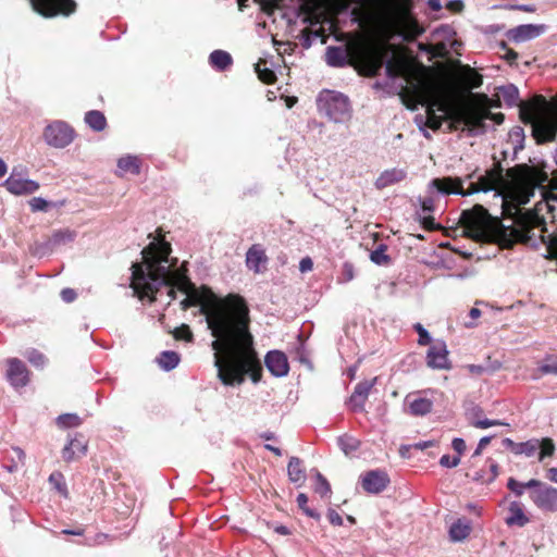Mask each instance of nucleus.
I'll use <instances>...</instances> for the list:
<instances>
[{
  "instance_id": "obj_1",
  "label": "nucleus",
  "mask_w": 557,
  "mask_h": 557,
  "mask_svg": "<svg viewBox=\"0 0 557 557\" xmlns=\"http://www.w3.org/2000/svg\"><path fill=\"white\" fill-rule=\"evenodd\" d=\"M171 247L168 243H150L141 250V261L132 265L131 286L139 299L154 300L161 287H168V296L175 299V288L185 295L181 308L200 307L208 329L215 338L214 366L224 385L235 386L249 375L253 383L261 379L262 367L250 333L249 309L245 299L230 295L222 304L209 308L190 280L172 270L169 263Z\"/></svg>"
},
{
  "instance_id": "obj_2",
  "label": "nucleus",
  "mask_w": 557,
  "mask_h": 557,
  "mask_svg": "<svg viewBox=\"0 0 557 557\" xmlns=\"http://www.w3.org/2000/svg\"><path fill=\"white\" fill-rule=\"evenodd\" d=\"M460 220L465 234L475 242L498 243L504 247H511L517 243L532 249L544 247V258L557 259V235H546L547 230L542 219L535 218L506 226L483 206L475 205L471 210L463 211Z\"/></svg>"
},
{
  "instance_id": "obj_3",
  "label": "nucleus",
  "mask_w": 557,
  "mask_h": 557,
  "mask_svg": "<svg viewBox=\"0 0 557 557\" xmlns=\"http://www.w3.org/2000/svg\"><path fill=\"white\" fill-rule=\"evenodd\" d=\"M498 173L494 170L487 171L484 175H479L476 182H471L468 189H463V181L460 177L434 178L430 183L431 188H435L442 195L469 196L476 193H487L496 189Z\"/></svg>"
},
{
  "instance_id": "obj_4",
  "label": "nucleus",
  "mask_w": 557,
  "mask_h": 557,
  "mask_svg": "<svg viewBox=\"0 0 557 557\" xmlns=\"http://www.w3.org/2000/svg\"><path fill=\"white\" fill-rule=\"evenodd\" d=\"M384 69L389 79L404 78L405 83L400 84L399 96L409 110L413 111L419 104H423L424 96L420 84L412 82L413 78L403 64L389 59L385 61Z\"/></svg>"
},
{
  "instance_id": "obj_5",
  "label": "nucleus",
  "mask_w": 557,
  "mask_h": 557,
  "mask_svg": "<svg viewBox=\"0 0 557 557\" xmlns=\"http://www.w3.org/2000/svg\"><path fill=\"white\" fill-rule=\"evenodd\" d=\"M318 108L334 123H345L351 117V107L347 96L325 90L318 97Z\"/></svg>"
},
{
  "instance_id": "obj_6",
  "label": "nucleus",
  "mask_w": 557,
  "mask_h": 557,
  "mask_svg": "<svg viewBox=\"0 0 557 557\" xmlns=\"http://www.w3.org/2000/svg\"><path fill=\"white\" fill-rule=\"evenodd\" d=\"M380 7L388 14L399 12V24L404 30V38L407 40L414 39L423 33V28L418 22L406 12L404 8L405 0H377Z\"/></svg>"
},
{
  "instance_id": "obj_7",
  "label": "nucleus",
  "mask_w": 557,
  "mask_h": 557,
  "mask_svg": "<svg viewBox=\"0 0 557 557\" xmlns=\"http://www.w3.org/2000/svg\"><path fill=\"white\" fill-rule=\"evenodd\" d=\"M527 485L531 490L530 498L539 509L557 511V488L536 479L529 480Z\"/></svg>"
},
{
  "instance_id": "obj_8",
  "label": "nucleus",
  "mask_w": 557,
  "mask_h": 557,
  "mask_svg": "<svg viewBox=\"0 0 557 557\" xmlns=\"http://www.w3.org/2000/svg\"><path fill=\"white\" fill-rule=\"evenodd\" d=\"M75 137L74 129L63 121H54L48 124L44 131L47 145L54 148H65Z\"/></svg>"
},
{
  "instance_id": "obj_9",
  "label": "nucleus",
  "mask_w": 557,
  "mask_h": 557,
  "mask_svg": "<svg viewBox=\"0 0 557 557\" xmlns=\"http://www.w3.org/2000/svg\"><path fill=\"white\" fill-rule=\"evenodd\" d=\"M29 2L33 10L45 17L70 15L76 9L74 0H29Z\"/></svg>"
},
{
  "instance_id": "obj_10",
  "label": "nucleus",
  "mask_w": 557,
  "mask_h": 557,
  "mask_svg": "<svg viewBox=\"0 0 557 557\" xmlns=\"http://www.w3.org/2000/svg\"><path fill=\"white\" fill-rule=\"evenodd\" d=\"M3 186L15 196L32 195L39 189V183L25 177L22 169L14 168Z\"/></svg>"
},
{
  "instance_id": "obj_11",
  "label": "nucleus",
  "mask_w": 557,
  "mask_h": 557,
  "mask_svg": "<svg viewBox=\"0 0 557 557\" xmlns=\"http://www.w3.org/2000/svg\"><path fill=\"white\" fill-rule=\"evenodd\" d=\"M539 453V460L543 461L546 457H550L555 453V444L548 438H531L525 442L519 443L518 450L516 455H523L525 457H532L535 453Z\"/></svg>"
},
{
  "instance_id": "obj_12",
  "label": "nucleus",
  "mask_w": 557,
  "mask_h": 557,
  "mask_svg": "<svg viewBox=\"0 0 557 557\" xmlns=\"http://www.w3.org/2000/svg\"><path fill=\"white\" fill-rule=\"evenodd\" d=\"M557 134V111L539 120L533 126V136L539 144L553 141Z\"/></svg>"
},
{
  "instance_id": "obj_13",
  "label": "nucleus",
  "mask_w": 557,
  "mask_h": 557,
  "mask_svg": "<svg viewBox=\"0 0 557 557\" xmlns=\"http://www.w3.org/2000/svg\"><path fill=\"white\" fill-rule=\"evenodd\" d=\"M7 366L5 376L14 388H21L28 384L29 371L22 360L10 358L7 360Z\"/></svg>"
},
{
  "instance_id": "obj_14",
  "label": "nucleus",
  "mask_w": 557,
  "mask_h": 557,
  "mask_svg": "<svg viewBox=\"0 0 557 557\" xmlns=\"http://www.w3.org/2000/svg\"><path fill=\"white\" fill-rule=\"evenodd\" d=\"M428 393H433V391L410 393L406 396L405 404L411 416L422 417L432 411L433 400L426 396Z\"/></svg>"
},
{
  "instance_id": "obj_15",
  "label": "nucleus",
  "mask_w": 557,
  "mask_h": 557,
  "mask_svg": "<svg viewBox=\"0 0 557 557\" xmlns=\"http://www.w3.org/2000/svg\"><path fill=\"white\" fill-rule=\"evenodd\" d=\"M361 486L369 494H379L389 484V476L384 470L375 469L366 472L360 478Z\"/></svg>"
},
{
  "instance_id": "obj_16",
  "label": "nucleus",
  "mask_w": 557,
  "mask_h": 557,
  "mask_svg": "<svg viewBox=\"0 0 557 557\" xmlns=\"http://www.w3.org/2000/svg\"><path fill=\"white\" fill-rule=\"evenodd\" d=\"M426 364L432 369H449L448 350L444 342L430 346L426 354Z\"/></svg>"
},
{
  "instance_id": "obj_17",
  "label": "nucleus",
  "mask_w": 557,
  "mask_h": 557,
  "mask_svg": "<svg viewBox=\"0 0 557 557\" xmlns=\"http://www.w3.org/2000/svg\"><path fill=\"white\" fill-rule=\"evenodd\" d=\"M376 381L377 379L373 377L371 380L361 381L355 386L354 393L349 398V405L354 411L361 412L364 410V404Z\"/></svg>"
},
{
  "instance_id": "obj_18",
  "label": "nucleus",
  "mask_w": 557,
  "mask_h": 557,
  "mask_svg": "<svg viewBox=\"0 0 557 557\" xmlns=\"http://www.w3.org/2000/svg\"><path fill=\"white\" fill-rule=\"evenodd\" d=\"M87 453V442L82 434L70 437L69 443L62 449V458L66 462L82 458Z\"/></svg>"
},
{
  "instance_id": "obj_19",
  "label": "nucleus",
  "mask_w": 557,
  "mask_h": 557,
  "mask_svg": "<svg viewBox=\"0 0 557 557\" xmlns=\"http://www.w3.org/2000/svg\"><path fill=\"white\" fill-rule=\"evenodd\" d=\"M264 363L268 370L276 377L287 375L289 366L287 357L278 350L269 351L265 356Z\"/></svg>"
},
{
  "instance_id": "obj_20",
  "label": "nucleus",
  "mask_w": 557,
  "mask_h": 557,
  "mask_svg": "<svg viewBox=\"0 0 557 557\" xmlns=\"http://www.w3.org/2000/svg\"><path fill=\"white\" fill-rule=\"evenodd\" d=\"M544 30V25L523 24L510 29L508 38L515 42H523L539 37Z\"/></svg>"
},
{
  "instance_id": "obj_21",
  "label": "nucleus",
  "mask_w": 557,
  "mask_h": 557,
  "mask_svg": "<svg viewBox=\"0 0 557 557\" xmlns=\"http://www.w3.org/2000/svg\"><path fill=\"white\" fill-rule=\"evenodd\" d=\"M268 257L261 245H252L246 252V265L255 273H262L267 269Z\"/></svg>"
},
{
  "instance_id": "obj_22",
  "label": "nucleus",
  "mask_w": 557,
  "mask_h": 557,
  "mask_svg": "<svg viewBox=\"0 0 557 557\" xmlns=\"http://www.w3.org/2000/svg\"><path fill=\"white\" fill-rule=\"evenodd\" d=\"M325 61L332 67H344L349 63L347 48L342 46H330L325 51Z\"/></svg>"
},
{
  "instance_id": "obj_23",
  "label": "nucleus",
  "mask_w": 557,
  "mask_h": 557,
  "mask_svg": "<svg viewBox=\"0 0 557 557\" xmlns=\"http://www.w3.org/2000/svg\"><path fill=\"white\" fill-rule=\"evenodd\" d=\"M497 96L508 107L520 106L521 107L520 112H521V115L523 116L524 104L521 106L522 103L519 99V89L515 85L509 84V85L498 87Z\"/></svg>"
},
{
  "instance_id": "obj_24",
  "label": "nucleus",
  "mask_w": 557,
  "mask_h": 557,
  "mask_svg": "<svg viewBox=\"0 0 557 557\" xmlns=\"http://www.w3.org/2000/svg\"><path fill=\"white\" fill-rule=\"evenodd\" d=\"M405 177L406 172L404 170L394 168L382 172L374 184L377 189H384L393 184L401 182Z\"/></svg>"
},
{
  "instance_id": "obj_25",
  "label": "nucleus",
  "mask_w": 557,
  "mask_h": 557,
  "mask_svg": "<svg viewBox=\"0 0 557 557\" xmlns=\"http://www.w3.org/2000/svg\"><path fill=\"white\" fill-rule=\"evenodd\" d=\"M385 64V54L382 52H373L363 60V69L368 76H376L380 74Z\"/></svg>"
},
{
  "instance_id": "obj_26",
  "label": "nucleus",
  "mask_w": 557,
  "mask_h": 557,
  "mask_svg": "<svg viewBox=\"0 0 557 557\" xmlns=\"http://www.w3.org/2000/svg\"><path fill=\"white\" fill-rule=\"evenodd\" d=\"M287 474L288 479L297 484L298 486L302 485L306 480V472L302 467V462L298 457H292L289 459L288 466H287Z\"/></svg>"
},
{
  "instance_id": "obj_27",
  "label": "nucleus",
  "mask_w": 557,
  "mask_h": 557,
  "mask_svg": "<svg viewBox=\"0 0 557 557\" xmlns=\"http://www.w3.org/2000/svg\"><path fill=\"white\" fill-rule=\"evenodd\" d=\"M508 510L509 516L506 518L507 525L523 527L529 522V518L524 515L520 503L511 502Z\"/></svg>"
},
{
  "instance_id": "obj_28",
  "label": "nucleus",
  "mask_w": 557,
  "mask_h": 557,
  "mask_svg": "<svg viewBox=\"0 0 557 557\" xmlns=\"http://www.w3.org/2000/svg\"><path fill=\"white\" fill-rule=\"evenodd\" d=\"M209 63L214 70L222 72L232 65L233 59L232 55L224 50H214L209 55Z\"/></svg>"
},
{
  "instance_id": "obj_29",
  "label": "nucleus",
  "mask_w": 557,
  "mask_h": 557,
  "mask_svg": "<svg viewBox=\"0 0 557 557\" xmlns=\"http://www.w3.org/2000/svg\"><path fill=\"white\" fill-rule=\"evenodd\" d=\"M117 169L121 175L131 173L134 175L140 172V160L135 156H125L117 160Z\"/></svg>"
},
{
  "instance_id": "obj_30",
  "label": "nucleus",
  "mask_w": 557,
  "mask_h": 557,
  "mask_svg": "<svg viewBox=\"0 0 557 557\" xmlns=\"http://www.w3.org/2000/svg\"><path fill=\"white\" fill-rule=\"evenodd\" d=\"M483 117L476 112L465 111L457 114L454 123L462 124L469 131L481 126Z\"/></svg>"
},
{
  "instance_id": "obj_31",
  "label": "nucleus",
  "mask_w": 557,
  "mask_h": 557,
  "mask_svg": "<svg viewBox=\"0 0 557 557\" xmlns=\"http://www.w3.org/2000/svg\"><path fill=\"white\" fill-rule=\"evenodd\" d=\"M471 532V525L467 520L458 519L450 525L449 536L454 542L463 541L469 536Z\"/></svg>"
},
{
  "instance_id": "obj_32",
  "label": "nucleus",
  "mask_w": 557,
  "mask_h": 557,
  "mask_svg": "<svg viewBox=\"0 0 557 557\" xmlns=\"http://www.w3.org/2000/svg\"><path fill=\"white\" fill-rule=\"evenodd\" d=\"M180 360V355L172 350L162 351L157 359L159 367L164 371H171L175 369L178 366Z\"/></svg>"
},
{
  "instance_id": "obj_33",
  "label": "nucleus",
  "mask_w": 557,
  "mask_h": 557,
  "mask_svg": "<svg viewBox=\"0 0 557 557\" xmlns=\"http://www.w3.org/2000/svg\"><path fill=\"white\" fill-rule=\"evenodd\" d=\"M85 122L96 132L103 131L107 125L103 113L97 110L88 111L85 114Z\"/></svg>"
},
{
  "instance_id": "obj_34",
  "label": "nucleus",
  "mask_w": 557,
  "mask_h": 557,
  "mask_svg": "<svg viewBox=\"0 0 557 557\" xmlns=\"http://www.w3.org/2000/svg\"><path fill=\"white\" fill-rule=\"evenodd\" d=\"M74 232L70 230H61L52 234V236L47 242V246L50 248H54L57 246L71 243L74 240Z\"/></svg>"
},
{
  "instance_id": "obj_35",
  "label": "nucleus",
  "mask_w": 557,
  "mask_h": 557,
  "mask_svg": "<svg viewBox=\"0 0 557 557\" xmlns=\"http://www.w3.org/2000/svg\"><path fill=\"white\" fill-rule=\"evenodd\" d=\"M435 106H438V109L441 111H445L444 108L441 106V104H436V103H429L426 106V111H425V124L429 128H432L434 131L438 129L442 125V120L441 117H438L436 114H435V110H434V107Z\"/></svg>"
},
{
  "instance_id": "obj_36",
  "label": "nucleus",
  "mask_w": 557,
  "mask_h": 557,
  "mask_svg": "<svg viewBox=\"0 0 557 557\" xmlns=\"http://www.w3.org/2000/svg\"><path fill=\"white\" fill-rule=\"evenodd\" d=\"M421 211L424 213L423 224L428 228H433L434 219L431 216V213L434 211V199L432 197H425L420 200Z\"/></svg>"
},
{
  "instance_id": "obj_37",
  "label": "nucleus",
  "mask_w": 557,
  "mask_h": 557,
  "mask_svg": "<svg viewBox=\"0 0 557 557\" xmlns=\"http://www.w3.org/2000/svg\"><path fill=\"white\" fill-rule=\"evenodd\" d=\"M314 473L315 483H314V492L318 493L321 497L329 496L331 494V485L329 481L321 474V472L317 469L311 470Z\"/></svg>"
},
{
  "instance_id": "obj_38",
  "label": "nucleus",
  "mask_w": 557,
  "mask_h": 557,
  "mask_svg": "<svg viewBox=\"0 0 557 557\" xmlns=\"http://www.w3.org/2000/svg\"><path fill=\"white\" fill-rule=\"evenodd\" d=\"M338 446L345 455H349L360 447V441L355 436L345 434L338 437Z\"/></svg>"
},
{
  "instance_id": "obj_39",
  "label": "nucleus",
  "mask_w": 557,
  "mask_h": 557,
  "mask_svg": "<svg viewBox=\"0 0 557 557\" xmlns=\"http://www.w3.org/2000/svg\"><path fill=\"white\" fill-rule=\"evenodd\" d=\"M537 372L540 374L534 376L535 379L546 374L557 375V356H547L537 368Z\"/></svg>"
},
{
  "instance_id": "obj_40",
  "label": "nucleus",
  "mask_w": 557,
  "mask_h": 557,
  "mask_svg": "<svg viewBox=\"0 0 557 557\" xmlns=\"http://www.w3.org/2000/svg\"><path fill=\"white\" fill-rule=\"evenodd\" d=\"M81 423L82 419L76 413H63L57 418V424L62 429L76 428Z\"/></svg>"
},
{
  "instance_id": "obj_41",
  "label": "nucleus",
  "mask_w": 557,
  "mask_h": 557,
  "mask_svg": "<svg viewBox=\"0 0 557 557\" xmlns=\"http://www.w3.org/2000/svg\"><path fill=\"white\" fill-rule=\"evenodd\" d=\"M25 357L29 361L30 364H33L35 368L42 369L47 363V358L44 354L38 351L37 349H28L25 352Z\"/></svg>"
},
{
  "instance_id": "obj_42",
  "label": "nucleus",
  "mask_w": 557,
  "mask_h": 557,
  "mask_svg": "<svg viewBox=\"0 0 557 557\" xmlns=\"http://www.w3.org/2000/svg\"><path fill=\"white\" fill-rule=\"evenodd\" d=\"M261 65H267V62L260 60L256 64V72L258 74L259 79H261L265 84H272L276 78L275 73L268 67H264V70H261Z\"/></svg>"
},
{
  "instance_id": "obj_43",
  "label": "nucleus",
  "mask_w": 557,
  "mask_h": 557,
  "mask_svg": "<svg viewBox=\"0 0 557 557\" xmlns=\"http://www.w3.org/2000/svg\"><path fill=\"white\" fill-rule=\"evenodd\" d=\"M50 484L63 496L67 495L66 484L64 478L60 472H53L49 476Z\"/></svg>"
},
{
  "instance_id": "obj_44",
  "label": "nucleus",
  "mask_w": 557,
  "mask_h": 557,
  "mask_svg": "<svg viewBox=\"0 0 557 557\" xmlns=\"http://www.w3.org/2000/svg\"><path fill=\"white\" fill-rule=\"evenodd\" d=\"M385 250L386 246L380 245L375 250L371 252V261L379 265L386 264L389 260V257L385 253Z\"/></svg>"
},
{
  "instance_id": "obj_45",
  "label": "nucleus",
  "mask_w": 557,
  "mask_h": 557,
  "mask_svg": "<svg viewBox=\"0 0 557 557\" xmlns=\"http://www.w3.org/2000/svg\"><path fill=\"white\" fill-rule=\"evenodd\" d=\"M173 335L176 339H182L185 342H193V333L188 325L183 324L180 327H176L173 332Z\"/></svg>"
},
{
  "instance_id": "obj_46",
  "label": "nucleus",
  "mask_w": 557,
  "mask_h": 557,
  "mask_svg": "<svg viewBox=\"0 0 557 557\" xmlns=\"http://www.w3.org/2000/svg\"><path fill=\"white\" fill-rule=\"evenodd\" d=\"M507 487L518 497L522 496L524 490L528 488L527 483H520L513 478H509L507 481Z\"/></svg>"
},
{
  "instance_id": "obj_47",
  "label": "nucleus",
  "mask_w": 557,
  "mask_h": 557,
  "mask_svg": "<svg viewBox=\"0 0 557 557\" xmlns=\"http://www.w3.org/2000/svg\"><path fill=\"white\" fill-rule=\"evenodd\" d=\"M510 137L512 138V140H516L517 144L515 145L513 149H515V152H517L518 150L522 149L523 148V140H524V131L522 127H515L511 132H510Z\"/></svg>"
},
{
  "instance_id": "obj_48",
  "label": "nucleus",
  "mask_w": 557,
  "mask_h": 557,
  "mask_svg": "<svg viewBox=\"0 0 557 557\" xmlns=\"http://www.w3.org/2000/svg\"><path fill=\"white\" fill-rule=\"evenodd\" d=\"M414 330L417 331V333L419 335L418 343L420 345H428L431 343V336H430L429 332L420 323H417L414 325Z\"/></svg>"
},
{
  "instance_id": "obj_49",
  "label": "nucleus",
  "mask_w": 557,
  "mask_h": 557,
  "mask_svg": "<svg viewBox=\"0 0 557 557\" xmlns=\"http://www.w3.org/2000/svg\"><path fill=\"white\" fill-rule=\"evenodd\" d=\"M471 424L476 429H487L494 425H503L504 423L498 420H490V419H478L471 421Z\"/></svg>"
},
{
  "instance_id": "obj_50",
  "label": "nucleus",
  "mask_w": 557,
  "mask_h": 557,
  "mask_svg": "<svg viewBox=\"0 0 557 557\" xmlns=\"http://www.w3.org/2000/svg\"><path fill=\"white\" fill-rule=\"evenodd\" d=\"M460 463V457H450L449 455H443L440 459V465L444 468H455Z\"/></svg>"
},
{
  "instance_id": "obj_51",
  "label": "nucleus",
  "mask_w": 557,
  "mask_h": 557,
  "mask_svg": "<svg viewBox=\"0 0 557 557\" xmlns=\"http://www.w3.org/2000/svg\"><path fill=\"white\" fill-rule=\"evenodd\" d=\"M33 211H45L48 208V201L41 197H34L29 201Z\"/></svg>"
},
{
  "instance_id": "obj_52",
  "label": "nucleus",
  "mask_w": 557,
  "mask_h": 557,
  "mask_svg": "<svg viewBox=\"0 0 557 557\" xmlns=\"http://www.w3.org/2000/svg\"><path fill=\"white\" fill-rule=\"evenodd\" d=\"M354 276H355V271H354L352 264L348 263V262L344 263L341 282L347 283V282L351 281L354 278Z\"/></svg>"
},
{
  "instance_id": "obj_53",
  "label": "nucleus",
  "mask_w": 557,
  "mask_h": 557,
  "mask_svg": "<svg viewBox=\"0 0 557 557\" xmlns=\"http://www.w3.org/2000/svg\"><path fill=\"white\" fill-rule=\"evenodd\" d=\"M451 447L458 454L457 456L460 457L466 450V442L460 437H456L451 442Z\"/></svg>"
},
{
  "instance_id": "obj_54",
  "label": "nucleus",
  "mask_w": 557,
  "mask_h": 557,
  "mask_svg": "<svg viewBox=\"0 0 557 557\" xmlns=\"http://www.w3.org/2000/svg\"><path fill=\"white\" fill-rule=\"evenodd\" d=\"M313 269V261L310 257H305L299 262V271L301 273L309 272Z\"/></svg>"
},
{
  "instance_id": "obj_55",
  "label": "nucleus",
  "mask_w": 557,
  "mask_h": 557,
  "mask_svg": "<svg viewBox=\"0 0 557 557\" xmlns=\"http://www.w3.org/2000/svg\"><path fill=\"white\" fill-rule=\"evenodd\" d=\"M76 292L72 288H64L62 289L61 292V298L63 299V301L65 302H72L75 300L76 298Z\"/></svg>"
},
{
  "instance_id": "obj_56",
  "label": "nucleus",
  "mask_w": 557,
  "mask_h": 557,
  "mask_svg": "<svg viewBox=\"0 0 557 557\" xmlns=\"http://www.w3.org/2000/svg\"><path fill=\"white\" fill-rule=\"evenodd\" d=\"M492 436H484L479 441V444L473 453V456H480L482 450L491 443Z\"/></svg>"
},
{
  "instance_id": "obj_57",
  "label": "nucleus",
  "mask_w": 557,
  "mask_h": 557,
  "mask_svg": "<svg viewBox=\"0 0 557 557\" xmlns=\"http://www.w3.org/2000/svg\"><path fill=\"white\" fill-rule=\"evenodd\" d=\"M327 517L332 524H334V525L343 524V518L341 517V515L337 511L330 509L327 512Z\"/></svg>"
},
{
  "instance_id": "obj_58",
  "label": "nucleus",
  "mask_w": 557,
  "mask_h": 557,
  "mask_svg": "<svg viewBox=\"0 0 557 557\" xmlns=\"http://www.w3.org/2000/svg\"><path fill=\"white\" fill-rule=\"evenodd\" d=\"M503 48L506 49V53L504 55V59L512 64L518 59V53L511 49H507L506 44H503Z\"/></svg>"
},
{
  "instance_id": "obj_59",
  "label": "nucleus",
  "mask_w": 557,
  "mask_h": 557,
  "mask_svg": "<svg viewBox=\"0 0 557 557\" xmlns=\"http://www.w3.org/2000/svg\"><path fill=\"white\" fill-rule=\"evenodd\" d=\"M503 445L510 449L515 455L517 454L519 443H516L511 438L506 437L503 440Z\"/></svg>"
},
{
  "instance_id": "obj_60",
  "label": "nucleus",
  "mask_w": 557,
  "mask_h": 557,
  "mask_svg": "<svg viewBox=\"0 0 557 557\" xmlns=\"http://www.w3.org/2000/svg\"><path fill=\"white\" fill-rule=\"evenodd\" d=\"M447 8L450 11L460 12L463 8V3L461 0H451L447 3Z\"/></svg>"
},
{
  "instance_id": "obj_61",
  "label": "nucleus",
  "mask_w": 557,
  "mask_h": 557,
  "mask_svg": "<svg viewBox=\"0 0 557 557\" xmlns=\"http://www.w3.org/2000/svg\"><path fill=\"white\" fill-rule=\"evenodd\" d=\"M434 446V442L433 441H422V442H418V443H414L413 445H411V448H416V449H419V450H424L429 447H432Z\"/></svg>"
},
{
  "instance_id": "obj_62",
  "label": "nucleus",
  "mask_w": 557,
  "mask_h": 557,
  "mask_svg": "<svg viewBox=\"0 0 557 557\" xmlns=\"http://www.w3.org/2000/svg\"><path fill=\"white\" fill-rule=\"evenodd\" d=\"M297 504H298V507L304 510L306 507H308V497L306 494L304 493H300L298 496H297Z\"/></svg>"
},
{
  "instance_id": "obj_63",
  "label": "nucleus",
  "mask_w": 557,
  "mask_h": 557,
  "mask_svg": "<svg viewBox=\"0 0 557 557\" xmlns=\"http://www.w3.org/2000/svg\"><path fill=\"white\" fill-rule=\"evenodd\" d=\"M467 368L471 373L476 375H481L485 371V368L479 364H469Z\"/></svg>"
},
{
  "instance_id": "obj_64",
  "label": "nucleus",
  "mask_w": 557,
  "mask_h": 557,
  "mask_svg": "<svg viewBox=\"0 0 557 557\" xmlns=\"http://www.w3.org/2000/svg\"><path fill=\"white\" fill-rule=\"evenodd\" d=\"M546 478L554 482V483H557V467L556 468H549L546 472Z\"/></svg>"
}]
</instances>
